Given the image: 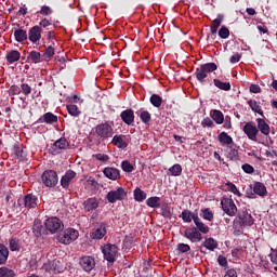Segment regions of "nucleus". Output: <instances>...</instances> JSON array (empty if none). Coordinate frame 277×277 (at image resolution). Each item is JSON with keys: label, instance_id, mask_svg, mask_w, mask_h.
Returning a JSON list of instances; mask_svg holds the SVG:
<instances>
[{"label": "nucleus", "instance_id": "10", "mask_svg": "<svg viewBox=\"0 0 277 277\" xmlns=\"http://www.w3.org/2000/svg\"><path fill=\"white\" fill-rule=\"evenodd\" d=\"M79 265L81 269H83V272H87L88 274H90L92 269L96 267V261L94 260V258L90 255H84L80 258Z\"/></svg>", "mask_w": 277, "mask_h": 277}, {"label": "nucleus", "instance_id": "25", "mask_svg": "<svg viewBox=\"0 0 277 277\" xmlns=\"http://www.w3.org/2000/svg\"><path fill=\"white\" fill-rule=\"evenodd\" d=\"M18 60H21V52H18L17 50H12L8 52L6 62L9 64H14V62H18Z\"/></svg>", "mask_w": 277, "mask_h": 277}, {"label": "nucleus", "instance_id": "22", "mask_svg": "<svg viewBox=\"0 0 277 277\" xmlns=\"http://www.w3.org/2000/svg\"><path fill=\"white\" fill-rule=\"evenodd\" d=\"M253 192L258 196H266L267 195V188L265 187V184H263L261 182L254 183Z\"/></svg>", "mask_w": 277, "mask_h": 277}, {"label": "nucleus", "instance_id": "17", "mask_svg": "<svg viewBox=\"0 0 277 277\" xmlns=\"http://www.w3.org/2000/svg\"><path fill=\"white\" fill-rule=\"evenodd\" d=\"M105 235H107V229L104 225H101L91 232V239H103Z\"/></svg>", "mask_w": 277, "mask_h": 277}, {"label": "nucleus", "instance_id": "54", "mask_svg": "<svg viewBox=\"0 0 277 277\" xmlns=\"http://www.w3.org/2000/svg\"><path fill=\"white\" fill-rule=\"evenodd\" d=\"M21 90L25 96H29L31 94V87L27 83H22Z\"/></svg>", "mask_w": 277, "mask_h": 277}, {"label": "nucleus", "instance_id": "21", "mask_svg": "<svg viewBox=\"0 0 277 277\" xmlns=\"http://www.w3.org/2000/svg\"><path fill=\"white\" fill-rule=\"evenodd\" d=\"M84 211H94V209H98V201L96 198H89L83 202Z\"/></svg>", "mask_w": 277, "mask_h": 277}, {"label": "nucleus", "instance_id": "1", "mask_svg": "<svg viewBox=\"0 0 277 277\" xmlns=\"http://www.w3.org/2000/svg\"><path fill=\"white\" fill-rule=\"evenodd\" d=\"M215 70H217V65L215 63L202 64L196 69L195 77L199 83H205L207 77H209V72H215Z\"/></svg>", "mask_w": 277, "mask_h": 277}, {"label": "nucleus", "instance_id": "61", "mask_svg": "<svg viewBox=\"0 0 277 277\" xmlns=\"http://www.w3.org/2000/svg\"><path fill=\"white\" fill-rule=\"evenodd\" d=\"M239 155V151H237V149H230V151L228 153L227 157L228 159H237V156Z\"/></svg>", "mask_w": 277, "mask_h": 277}, {"label": "nucleus", "instance_id": "7", "mask_svg": "<svg viewBox=\"0 0 277 277\" xmlns=\"http://www.w3.org/2000/svg\"><path fill=\"white\" fill-rule=\"evenodd\" d=\"M124 198H127V190H124L123 187H118L115 190H110L106 195V199L108 200V202H110V205L118 202V200H124Z\"/></svg>", "mask_w": 277, "mask_h": 277}, {"label": "nucleus", "instance_id": "45", "mask_svg": "<svg viewBox=\"0 0 277 277\" xmlns=\"http://www.w3.org/2000/svg\"><path fill=\"white\" fill-rule=\"evenodd\" d=\"M16 273L8 267H0V277H14Z\"/></svg>", "mask_w": 277, "mask_h": 277}, {"label": "nucleus", "instance_id": "50", "mask_svg": "<svg viewBox=\"0 0 277 277\" xmlns=\"http://www.w3.org/2000/svg\"><path fill=\"white\" fill-rule=\"evenodd\" d=\"M121 168L123 172H132L133 171V164L129 162V160H124L121 162Z\"/></svg>", "mask_w": 277, "mask_h": 277}, {"label": "nucleus", "instance_id": "15", "mask_svg": "<svg viewBox=\"0 0 277 277\" xmlns=\"http://www.w3.org/2000/svg\"><path fill=\"white\" fill-rule=\"evenodd\" d=\"M258 122V130L262 133V135H266V137L272 133V128L267 124L265 119L258 118L255 119Z\"/></svg>", "mask_w": 277, "mask_h": 277}, {"label": "nucleus", "instance_id": "63", "mask_svg": "<svg viewBox=\"0 0 277 277\" xmlns=\"http://www.w3.org/2000/svg\"><path fill=\"white\" fill-rule=\"evenodd\" d=\"M269 256H271L272 263H274V265H277V251L273 250V252L269 254Z\"/></svg>", "mask_w": 277, "mask_h": 277}, {"label": "nucleus", "instance_id": "38", "mask_svg": "<svg viewBox=\"0 0 277 277\" xmlns=\"http://www.w3.org/2000/svg\"><path fill=\"white\" fill-rule=\"evenodd\" d=\"M54 55H55V48L52 47V45H49V47L44 50V52H43V54H42V57H43L44 60L49 61V60H53V56H54Z\"/></svg>", "mask_w": 277, "mask_h": 277}, {"label": "nucleus", "instance_id": "64", "mask_svg": "<svg viewBox=\"0 0 277 277\" xmlns=\"http://www.w3.org/2000/svg\"><path fill=\"white\" fill-rule=\"evenodd\" d=\"M224 277H237V271L235 269H228Z\"/></svg>", "mask_w": 277, "mask_h": 277}, {"label": "nucleus", "instance_id": "29", "mask_svg": "<svg viewBox=\"0 0 277 277\" xmlns=\"http://www.w3.org/2000/svg\"><path fill=\"white\" fill-rule=\"evenodd\" d=\"M14 37L16 42H25V40L28 38L27 30L16 29L14 31Z\"/></svg>", "mask_w": 277, "mask_h": 277}, {"label": "nucleus", "instance_id": "2", "mask_svg": "<svg viewBox=\"0 0 277 277\" xmlns=\"http://www.w3.org/2000/svg\"><path fill=\"white\" fill-rule=\"evenodd\" d=\"M79 238V232L75 228H67L60 233L57 236V241L60 243H64L65 246H68L72 243V241H76V239Z\"/></svg>", "mask_w": 277, "mask_h": 277}, {"label": "nucleus", "instance_id": "57", "mask_svg": "<svg viewBox=\"0 0 277 277\" xmlns=\"http://www.w3.org/2000/svg\"><path fill=\"white\" fill-rule=\"evenodd\" d=\"M201 126L209 127V128L215 127V124L213 123V120H211V118H209V117H207L202 120Z\"/></svg>", "mask_w": 277, "mask_h": 277}, {"label": "nucleus", "instance_id": "34", "mask_svg": "<svg viewBox=\"0 0 277 277\" xmlns=\"http://www.w3.org/2000/svg\"><path fill=\"white\" fill-rule=\"evenodd\" d=\"M9 248L11 252H18L21 250V240L12 238L9 240Z\"/></svg>", "mask_w": 277, "mask_h": 277}, {"label": "nucleus", "instance_id": "48", "mask_svg": "<svg viewBox=\"0 0 277 277\" xmlns=\"http://www.w3.org/2000/svg\"><path fill=\"white\" fill-rule=\"evenodd\" d=\"M219 36L223 40H226V38H228V36H230V30H228V28L226 26H222L219 30Z\"/></svg>", "mask_w": 277, "mask_h": 277}, {"label": "nucleus", "instance_id": "12", "mask_svg": "<svg viewBox=\"0 0 277 277\" xmlns=\"http://www.w3.org/2000/svg\"><path fill=\"white\" fill-rule=\"evenodd\" d=\"M184 237H186V239H189L192 243H198L199 241H202V234H200V232H198L196 227L187 228L184 232Z\"/></svg>", "mask_w": 277, "mask_h": 277}, {"label": "nucleus", "instance_id": "8", "mask_svg": "<svg viewBox=\"0 0 277 277\" xmlns=\"http://www.w3.org/2000/svg\"><path fill=\"white\" fill-rule=\"evenodd\" d=\"M95 133L98 137L107 140L114 135V128L109 123H101L96 126Z\"/></svg>", "mask_w": 277, "mask_h": 277}, {"label": "nucleus", "instance_id": "49", "mask_svg": "<svg viewBox=\"0 0 277 277\" xmlns=\"http://www.w3.org/2000/svg\"><path fill=\"white\" fill-rule=\"evenodd\" d=\"M38 14H41L42 16H51V14H53V9H51V6L43 5Z\"/></svg>", "mask_w": 277, "mask_h": 277}, {"label": "nucleus", "instance_id": "37", "mask_svg": "<svg viewBox=\"0 0 277 277\" xmlns=\"http://www.w3.org/2000/svg\"><path fill=\"white\" fill-rule=\"evenodd\" d=\"M196 216H198V215L196 213H192V211H189V210H184L182 212V220H183V222H186V223L192 222V220L194 222V217H196Z\"/></svg>", "mask_w": 277, "mask_h": 277}, {"label": "nucleus", "instance_id": "3", "mask_svg": "<svg viewBox=\"0 0 277 277\" xmlns=\"http://www.w3.org/2000/svg\"><path fill=\"white\" fill-rule=\"evenodd\" d=\"M254 224V219L252 214L248 211L239 212L236 219L234 220L235 228H243V226H252Z\"/></svg>", "mask_w": 277, "mask_h": 277}, {"label": "nucleus", "instance_id": "52", "mask_svg": "<svg viewBox=\"0 0 277 277\" xmlns=\"http://www.w3.org/2000/svg\"><path fill=\"white\" fill-rule=\"evenodd\" d=\"M32 230L36 235V237H40V235H42V225L40 223H35L34 226H32Z\"/></svg>", "mask_w": 277, "mask_h": 277}, {"label": "nucleus", "instance_id": "5", "mask_svg": "<svg viewBox=\"0 0 277 277\" xmlns=\"http://www.w3.org/2000/svg\"><path fill=\"white\" fill-rule=\"evenodd\" d=\"M41 181L45 187H55L57 185V172L54 170H47L41 175Z\"/></svg>", "mask_w": 277, "mask_h": 277}, {"label": "nucleus", "instance_id": "46", "mask_svg": "<svg viewBox=\"0 0 277 277\" xmlns=\"http://www.w3.org/2000/svg\"><path fill=\"white\" fill-rule=\"evenodd\" d=\"M140 118L144 124H148L151 120V116L150 113H148V110H142L140 113Z\"/></svg>", "mask_w": 277, "mask_h": 277}, {"label": "nucleus", "instance_id": "23", "mask_svg": "<svg viewBox=\"0 0 277 277\" xmlns=\"http://www.w3.org/2000/svg\"><path fill=\"white\" fill-rule=\"evenodd\" d=\"M8 256H10V251L8 247L0 243V265H5L8 263Z\"/></svg>", "mask_w": 277, "mask_h": 277}, {"label": "nucleus", "instance_id": "42", "mask_svg": "<svg viewBox=\"0 0 277 277\" xmlns=\"http://www.w3.org/2000/svg\"><path fill=\"white\" fill-rule=\"evenodd\" d=\"M67 111L70 116H75V117L81 115V110H79V107H77V105L75 104L67 105Z\"/></svg>", "mask_w": 277, "mask_h": 277}, {"label": "nucleus", "instance_id": "26", "mask_svg": "<svg viewBox=\"0 0 277 277\" xmlns=\"http://www.w3.org/2000/svg\"><path fill=\"white\" fill-rule=\"evenodd\" d=\"M219 142L223 146H230V144H233V137L230 135H228V133H226V132H221L219 134Z\"/></svg>", "mask_w": 277, "mask_h": 277}, {"label": "nucleus", "instance_id": "33", "mask_svg": "<svg viewBox=\"0 0 277 277\" xmlns=\"http://www.w3.org/2000/svg\"><path fill=\"white\" fill-rule=\"evenodd\" d=\"M248 105L249 107H251L252 111H254L255 114H259L260 116H263V109L261 108V106L256 101L249 100Z\"/></svg>", "mask_w": 277, "mask_h": 277}, {"label": "nucleus", "instance_id": "4", "mask_svg": "<svg viewBox=\"0 0 277 277\" xmlns=\"http://www.w3.org/2000/svg\"><path fill=\"white\" fill-rule=\"evenodd\" d=\"M44 226L49 233L55 235V233H60L64 228V223L58 217L52 216L45 220Z\"/></svg>", "mask_w": 277, "mask_h": 277}, {"label": "nucleus", "instance_id": "9", "mask_svg": "<svg viewBox=\"0 0 277 277\" xmlns=\"http://www.w3.org/2000/svg\"><path fill=\"white\" fill-rule=\"evenodd\" d=\"M221 206L227 215L230 217L235 216L237 214V206L235 205V201L230 198H224L221 200Z\"/></svg>", "mask_w": 277, "mask_h": 277}, {"label": "nucleus", "instance_id": "51", "mask_svg": "<svg viewBox=\"0 0 277 277\" xmlns=\"http://www.w3.org/2000/svg\"><path fill=\"white\" fill-rule=\"evenodd\" d=\"M260 267L265 269V272H269V261H267V259L261 256L260 258Z\"/></svg>", "mask_w": 277, "mask_h": 277}, {"label": "nucleus", "instance_id": "32", "mask_svg": "<svg viewBox=\"0 0 277 277\" xmlns=\"http://www.w3.org/2000/svg\"><path fill=\"white\" fill-rule=\"evenodd\" d=\"M134 200H136V202H144V200H146V193L142 190L140 187L135 188Z\"/></svg>", "mask_w": 277, "mask_h": 277}, {"label": "nucleus", "instance_id": "27", "mask_svg": "<svg viewBox=\"0 0 277 277\" xmlns=\"http://www.w3.org/2000/svg\"><path fill=\"white\" fill-rule=\"evenodd\" d=\"M42 54H40V52L38 51H31L28 56L27 60L29 62H31L32 64H40V62H42Z\"/></svg>", "mask_w": 277, "mask_h": 277}, {"label": "nucleus", "instance_id": "41", "mask_svg": "<svg viewBox=\"0 0 277 277\" xmlns=\"http://www.w3.org/2000/svg\"><path fill=\"white\" fill-rule=\"evenodd\" d=\"M212 119L216 124H222L224 122V114L220 110H213Z\"/></svg>", "mask_w": 277, "mask_h": 277}, {"label": "nucleus", "instance_id": "62", "mask_svg": "<svg viewBox=\"0 0 277 277\" xmlns=\"http://www.w3.org/2000/svg\"><path fill=\"white\" fill-rule=\"evenodd\" d=\"M239 60H241V55H239L238 53L234 54L230 58L229 62L230 64H237V62H239Z\"/></svg>", "mask_w": 277, "mask_h": 277}, {"label": "nucleus", "instance_id": "24", "mask_svg": "<svg viewBox=\"0 0 277 277\" xmlns=\"http://www.w3.org/2000/svg\"><path fill=\"white\" fill-rule=\"evenodd\" d=\"M68 146H69L68 141L65 137H61L53 144L54 150H66Z\"/></svg>", "mask_w": 277, "mask_h": 277}, {"label": "nucleus", "instance_id": "60", "mask_svg": "<svg viewBox=\"0 0 277 277\" xmlns=\"http://www.w3.org/2000/svg\"><path fill=\"white\" fill-rule=\"evenodd\" d=\"M228 185L232 194H235V196H241V193H239V189L237 188V186H235V184L228 183Z\"/></svg>", "mask_w": 277, "mask_h": 277}, {"label": "nucleus", "instance_id": "43", "mask_svg": "<svg viewBox=\"0 0 277 277\" xmlns=\"http://www.w3.org/2000/svg\"><path fill=\"white\" fill-rule=\"evenodd\" d=\"M151 105H154V107H161V103H163V98H161V96L157 95V94H153L149 98Z\"/></svg>", "mask_w": 277, "mask_h": 277}, {"label": "nucleus", "instance_id": "53", "mask_svg": "<svg viewBox=\"0 0 277 277\" xmlns=\"http://www.w3.org/2000/svg\"><path fill=\"white\" fill-rule=\"evenodd\" d=\"M189 250H192L189 245H186V243H179L177 245V251L180 252V254H183L185 252H189Z\"/></svg>", "mask_w": 277, "mask_h": 277}, {"label": "nucleus", "instance_id": "40", "mask_svg": "<svg viewBox=\"0 0 277 277\" xmlns=\"http://www.w3.org/2000/svg\"><path fill=\"white\" fill-rule=\"evenodd\" d=\"M43 122L47 124H53V122H57V116H55L53 113H45L43 115Z\"/></svg>", "mask_w": 277, "mask_h": 277}, {"label": "nucleus", "instance_id": "44", "mask_svg": "<svg viewBox=\"0 0 277 277\" xmlns=\"http://www.w3.org/2000/svg\"><path fill=\"white\" fill-rule=\"evenodd\" d=\"M169 172L172 176H181L183 168L181 167V164H174L169 169Z\"/></svg>", "mask_w": 277, "mask_h": 277}, {"label": "nucleus", "instance_id": "55", "mask_svg": "<svg viewBox=\"0 0 277 277\" xmlns=\"http://www.w3.org/2000/svg\"><path fill=\"white\" fill-rule=\"evenodd\" d=\"M93 157L94 159H97V161H103L104 163L109 161V156L106 154H95Z\"/></svg>", "mask_w": 277, "mask_h": 277}, {"label": "nucleus", "instance_id": "19", "mask_svg": "<svg viewBox=\"0 0 277 277\" xmlns=\"http://www.w3.org/2000/svg\"><path fill=\"white\" fill-rule=\"evenodd\" d=\"M222 23H224V15L219 14L216 18L212 22L210 27L212 36H215V34H217V29H220V25H222Z\"/></svg>", "mask_w": 277, "mask_h": 277}, {"label": "nucleus", "instance_id": "16", "mask_svg": "<svg viewBox=\"0 0 277 277\" xmlns=\"http://www.w3.org/2000/svg\"><path fill=\"white\" fill-rule=\"evenodd\" d=\"M120 118L126 124H133V122H135V114L133 113V109L121 111Z\"/></svg>", "mask_w": 277, "mask_h": 277}, {"label": "nucleus", "instance_id": "18", "mask_svg": "<svg viewBox=\"0 0 277 277\" xmlns=\"http://www.w3.org/2000/svg\"><path fill=\"white\" fill-rule=\"evenodd\" d=\"M77 176V173L75 171H67L65 175L61 179V185L62 187L66 188L68 185H70V181Z\"/></svg>", "mask_w": 277, "mask_h": 277}, {"label": "nucleus", "instance_id": "36", "mask_svg": "<svg viewBox=\"0 0 277 277\" xmlns=\"http://www.w3.org/2000/svg\"><path fill=\"white\" fill-rule=\"evenodd\" d=\"M203 248H207V250H215L217 248V241L213 238H208L203 241Z\"/></svg>", "mask_w": 277, "mask_h": 277}, {"label": "nucleus", "instance_id": "6", "mask_svg": "<svg viewBox=\"0 0 277 277\" xmlns=\"http://www.w3.org/2000/svg\"><path fill=\"white\" fill-rule=\"evenodd\" d=\"M102 252L105 261L108 263H116V256H118V247L116 245H105Z\"/></svg>", "mask_w": 277, "mask_h": 277}, {"label": "nucleus", "instance_id": "59", "mask_svg": "<svg viewBox=\"0 0 277 277\" xmlns=\"http://www.w3.org/2000/svg\"><path fill=\"white\" fill-rule=\"evenodd\" d=\"M242 170L243 172H246V174H252L254 172V167L246 163V164H242Z\"/></svg>", "mask_w": 277, "mask_h": 277}, {"label": "nucleus", "instance_id": "47", "mask_svg": "<svg viewBox=\"0 0 277 277\" xmlns=\"http://www.w3.org/2000/svg\"><path fill=\"white\" fill-rule=\"evenodd\" d=\"M201 216L203 217V220H208V222H212L213 221V211H211V209L206 208L203 210H201Z\"/></svg>", "mask_w": 277, "mask_h": 277}, {"label": "nucleus", "instance_id": "14", "mask_svg": "<svg viewBox=\"0 0 277 277\" xmlns=\"http://www.w3.org/2000/svg\"><path fill=\"white\" fill-rule=\"evenodd\" d=\"M103 173L106 179H109L110 181H118V179H120V171L116 168L106 167L103 170Z\"/></svg>", "mask_w": 277, "mask_h": 277}, {"label": "nucleus", "instance_id": "11", "mask_svg": "<svg viewBox=\"0 0 277 277\" xmlns=\"http://www.w3.org/2000/svg\"><path fill=\"white\" fill-rule=\"evenodd\" d=\"M242 131L245 135H247V137L251 140V142H258L259 138L256 137V135H259V128H256V124H254V122H247L243 126Z\"/></svg>", "mask_w": 277, "mask_h": 277}, {"label": "nucleus", "instance_id": "39", "mask_svg": "<svg viewBox=\"0 0 277 277\" xmlns=\"http://www.w3.org/2000/svg\"><path fill=\"white\" fill-rule=\"evenodd\" d=\"M113 144L118 148H127V142L122 140V136L115 135L113 137Z\"/></svg>", "mask_w": 277, "mask_h": 277}, {"label": "nucleus", "instance_id": "56", "mask_svg": "<svg viewBox=\"0 0 277 277\" xmlns=\"http://www.w3.org/2000/svg\"><path fill=\"white\" fill-rule=\"evenodd\" d=\"M217 263L221 267H228V260L224 255H219Z\"/></svg>", "mask_w": 277, "mask_h": 277}, {"label": "nucleus", "instance_id": "20", "mask_svg": "<svg viewBox=\"0 0 277 277\" xmlns=\"http://www.w3.org/2000/svg\"><path fill=\"white\" fill-rule=\"evenodd\" d=\"M24 205L27 209H34L38 206V197L34 195H26L24 198Z\"/></svg>", "mask_w": 277, "mask_h": 277}, {"label": "nucleus", "instance_id": "13", "mask_svg": "<svg viewBox=\"0 0 277 277\" xmlns=\"http://www.w3.org/2000/svg\"><path fill=\"white\" fill-rule=\"evenodd\" d=\"M41 38H42V28L40 26H34L29 29L28 40H30L32 44H38Z\"/></svg>", "mask_w": 277, "mask_h": 277}, {"label": "nucleus", "instance_id": "30", "mask_svg": "<svg viewBox=\"0 0 277 277\" xmlns=\"http://www.w3.org/2000/svg\"><path fill=\"white\" fill-rule=\"evenodd\" d=\"M14 155L19 161H24L27 158V151L24 148H21L18 145L14 146Z\"/></svg>", "mask_w": 277, "mask_h": 277}, {"label": "nucleus", "instance_id": "31", "mask_svg": "<svg viewBox=\"0 0 277 277\" xmlns=\"http://www.w3.org/2000/svg\"><path fill=\"white\" fill-rule=\"evenodd\" d=\"M213 83L215 88H219V90H224V92H228L230 90V82H223L220 79H214Z\"/></svg>", "mask_w": 277, "mask_h": 277}, {"label": "nucleus", "instance_id": "58", "mask_svg": "<svg viewBox=\"0 0 277 277\" xmlns=\"http://www.w3.org/2000/svg\"><path fill=\"white\" fill-rule=\"evenodd\" d=\"M249 91L252 93V94H261V87L259 84H251L249 87Z\"/></svg>", "mask_w": 277, "mask_h": 277}, {"label": "nucleus", "instance_id": "28", "mask_svg": "<svg viewBox=\"0 0 277 277\" xmlns=\"http://www.w3.org/2000/svg\"><path fill=\"white\" fill-rule=\"evenodd\" d=\"M195 226L198 228L199 233H202L203 235H207L209 233V226L205 225V223L200 222V217L193 216Z\"/></svg>", "mask_w": 277, "mask_h": 277}, {"label": "nucleus", "instance_id": "35", "mask_svg": "<svg viewBox=\"0 0 277 277\" xmlns=\"http://www.w3.org/2000/svg\"><path fill=\"white\" fill-rule=\"evenodd\" d=\"M161 198L159 197H150L147 199L146 205L151 209H157L160 207Z\"/></svg>", "mask_w": 277, "mask_h": 277}]
</instances>
